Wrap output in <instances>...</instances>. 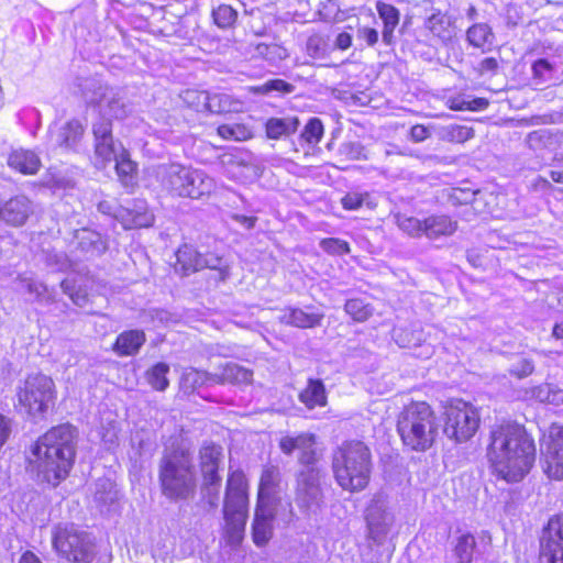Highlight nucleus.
<instances>
[{"label":"nucleus","mask_w":563,"mask_h":563,"mask_svg":"<svg viewBox=\"0 0 563 563\" xmlns=\"http://www.w3.org/2000/svg\"><path fill=\"white\" fill-rule=\"evenodd\" d=\"M334 477L345 490L364 489L371 475V453L361 441L343 443L334 453L332 462Z\"/></svg>","instance_id":"4"},{"label":"nucleus","mask_w":563,"mask_h":563,"mask_svg":"<svg viewBox=\"0 0 563 563\" xmlns=\"http://www.w3.org/2000/svg\"><path fill=\"white\" fill-rule=\"evenodd\" d=\"M115 162V170L124 186H129L135 172V164L130 159L129 154L123 150L119 156L113 161Z\"/></svg>","instance_id":"41"},{"label":"nucleus","mask_w":563,"mask_h":563,"mask_svg":"<svg viewBox=\"0 0 563 563\" xmlns=\"http://www.w3.org/2000/svg\"><path fill=\"white\" fill-rule=\"evenodd\" d=\"M316 437L312 433H300L297 435H284L279 441V448L285 454L299 452V462L307 466V471L298 477V498L303 506L310 507L317 504L320 498L319 472L312 467L317 461L314 450Z\"/></svg>","instance_id":"5"},{"label":"nucleus","mask_w":563,"mask_h":563,"mask_svg":"<svg viewBox=\"0 0 563 563\" xmlns=\"http://www.w3.org/2000/svg\"><path fill=\"white\" fill-rule=\"evenodd\" d=\"M20 286L26 289L31 295L38 300L45 299V294L47 292V288L42 283L32 279L31 277H21Z\"/></svg>","instance_id":"55"},{"label":"nucleus","mask_w":563,"mask_h":563,"mask_svg":"<svg viewBox=\"0 0 563 563\" xmlns=\"http://www.w3.org/2000/svg\"><path fill=\"white\" fill-rule=\"evenodd\" d=\"M183 102L197 112L207 110L208 92L197 89H186L180 93Z\"/></svg>","instance_id":"42"},{"label":"nucleus","mask_w":563,"mask_h":563,"mask_svg":"<svg viewBox=\"0 0 563 563\" xmlns=\"http://www.w3.org/2000/svg\"><path fill=\"white\" fill-rule=\"evenodd\" d=\"M219 368L220 373H213L214 384H246L252 379V373L233 362H225Z\"/></svg>","instance_id":"24"},{"label":"nucleus","mask_w":563,"mask_h":563,"mask_svg":"<svg viewBox=\"0 0 563 563\" xmlns=\"http://www.w3.org/2000/svg\"><path fill=\"white\" fill-rule=\"evenodd\" d=\"M200 264H202L201 269H203V268L218 269L221 279H225L228 276L227 264L224 263L222 257H220L216 254L209 253L206 255H201Z\"/></svg>","instance_id":"53"},{"label":"nucleus","mask_w":563,"mask_h":563,"mask_svg":"<svg viewBox=\"0 0 563 563\" xmlns=\"http://www.w3.org/2000/svg\"><path fill=\"white\" fill-rule=\"evenodd\" d=\"M320 247L332 255H343L350 251L349 244L345 241L335 238L321 240Z\"/></svg>","instance_id":"54"},{"label":"nucleus","mask_w":563,"mask_h":563,"mask_svg":"<svg viewBox=\"0 0 563 563\" xmlns=\"http://www.w3.org/2000/svg\"><path fill=\"white\" fill-rule=\"evenodd\" d=\"M75 438L74 427L59 424L37 439L29 465L40 479L56 486L67 477L75 460Z\"/></svg>","instance_id":"2"},{"label":"nucleus","mask_w":563,"mask_h":563,"mask_svg":"<svg viewBox=\"0 0 563 563\" xmlns=\"http://www.w3.org/2000/svg\"><path fill=\"white\" fill-rule=\"evenodd\" d=\"M299 398L309 409L324 406L327 404V396L321 380L310 379L307 387L300 393Z\"/></svg>","instance_id":"29"},{"label":"nucleus","mask_w":563,"mask_h":563,"mask_svg":"<svg viewBox=\"0 0 563 563\" xmlns=\"http://www.w3.org/2000/svg\"><path fill=\"white\" fill-rule=\"evenodd\" d=\"M341 154L349 159H366L365 148L357 142L344 143L340 150Z\"/></svg>","instance_id":"57"},{"label":"nucleus","mask_w":563,"mask_h":563,"mask_svg":"<svg viewBox=\"0 0 563 563\" xmlns=\"http://www.w3.org/2000/svg\"><path fill=\"white\" fill-rule=\"evenodd\" d=\"M358 36L366 42L367 45L373 46L378 41V32L372 27H363L358 30Z\"/></svg>","instance_id":"60"},{"label":"nucleus","mask_w":563,"mask_h":563,"mask_svg":"<svg viewBox=\"0 0 563 563\" xmlns=\"http://www.w3.org/2000/svg\"><path fill=\"white\" fill-rule=\"evenodd\" d=\"M222 163L225 166L227 176L239 181L244 179L245 172L250 169L249 166L242 165L236 157L232 155L224 156Z\"/></svg>","instance_id":"48"},{"label":"nucleus","mask_w":563,"mask_h":563,"mask_svg":"<svg viewBox=\"0 0 563 563\" xmlns=\"http://www.w3.org/2000/svg\"><path fill=\"white\" fill-rule=\"evenodd\" d=\"M542 563H563V516L549 520L541 539Z\"/></svg>","instance_id":"17"},{"label":"nucleus","mask_w":563,"mask_h":563,"mask_svg":"<svg viewBox=\"0 0 563 563\" xmlns=\"http://www.w3.org/2000/svg\"><path fill=\"white\" fill-rule=\"evenodd\" d=\"M377 11L384 22L383 41L390 44L394 30L399 22V12L391 4L380 2L377 4Z\"/></svg>","instance_id":"33"},{"label":"nucleus","mask_w":563,"mask_h":563,"mask_svg":"<svg viewBox=\"0 0 563 563\" xmlns=\"http://www.w3.org/2000/svg\"><path fill=\"white\" fill-rule=\"evenodd\" d=\"M212 15L216 24L222 29L233 25L238 18L236 11L228 4L219 5L213 10Z\"/></svg>","instance_id":"47"},{"label":"nucleus","mask_w":563,"mask_h":563,"mask_svg":"<svg viewBox=\"0 0 563 563\" xmlns=\"http://www.w3.org/2000/svg\"><path fill=\"white\" fill-rule=\"evenodd\" d=\"M247 485L240 471L230 473L224 500L225 534L231 544H239L243 538L247 518Z\"/></svg>","instance_id":"7"},{"label":"nucleus","mask_w":563,"mask_h":563,"mask_svg":"<svg viewBox=\"0 0 563 563\" xmlns=\"http://www.w3.org/2000/svg\"><path fill=\"white\" fill-rule=\"evenodd\" d=\"M478 410L462 399L452 400L444 411V433L456 442L470 440L479 428Z\"/></svg>","instance_id":"12"},{"label":"nucleus","mask_w":563,"mask_h":563,"mask_svg":"<svg viewBox=\"0 0 563 563\" xmlns=\"http://www.w3.org/2000/svg\"><path fill=\"white\" fill-rule=\"evenodd\" d=\"M327 41L318 34L308 37L306 44L307 54L312 58H322L327 54Z\"/></svg>","instance_id":"51"},{"label":"nucleus","mask_w":563,"mask_h":563,"mask_svg":"<svg viewBox=\"0 0 563 563\" xmlns=\"http://www.w3.org/2000/svg\"><path fill=\"white\" fill-rule=\"evenodd\" d=\"M473 135V129L466 125L449 124L438 129V136L448 142L463 143Z\"/></svg>","instance_id":"37"},{"label":"nucleus","mask_w":563,"mask_h":563,"mask_svg":"<svg viewBox=\"0 0 563 563\" xmlns=\"http://www.w3.org/2000/svg\"><path fill=\"white\" fill-rule=\"evenodd\" d=\"M125 212L129 216L128 219H125L123 214H120L124 229L147 228L154 222L153 213L147 210L143 201L137 202L134 210L126 209Z\"/></svg>","instance_id":"28"},{"label":"nucleus","mask_w":563,"mask_h":563,"mask_svg":"<svg viewBox=\"0 0 563 563\" xmlns=\"http://www.w3.org/2000/svg\"><path fill=\"white\" fill-rule=\"evenodd\" d=\"M533 369H534V365L531 361L522 360L519 362V364L515 368L511 369V374H514L515 376H517L519 378H522V377H527L530 374H532Z\"/></svg>","instance_id":"59"},{"label":"nucleus","mask_w":563,"mask_h":563,"mask_svg":"<svg viewBox=\"0 0 563 563\" xmlns=\"http://www.w3.org/2000/svg\"><path fill=\"white\" fill-rule=\"evenodd\" d=\"M254 90H255V92L262 93V95H267L272 91H277V92H282V93H290L294 90V86L286 82L285 80H282V79H273V80H268V81L264 82L261 86L255 87Z\"/></svg>","instance_id":"52"},{"label":"nucleus","mask_w":563,"mask_h":563,"mask_svg":"<svg viewBox=\"0 0 563 563\" xmlns=\"http://www.w3.org/2000/svg\"><path fill=\"white\" fill-rule=\"evenodd\" d=\"M397 431L402 443L412 451L430 449L439 433L437 417L424 401H412L399 413Z\"/></svg>","instance_id":"3"},{"label":"nucleus","mask_w":563,"mask_h":563,"mask_svg":"<svg viewBox=\"0 0 563 563\" xmlns=\"http://www.w3.org/2000/svg\"><path fill=\"white\" fill-rule=\"evenodd\" d=\"M395 520L389 507L388 497L382 493L376 494L366 509V522L371 537L380 542L389 532Z\"/></svg>","instance_id":"16"},{"label":"nucleus","mask_w":563,"mask_h":563,"mask_svg":"<svg viewBox=\"0 0 563 563\" xmlns=\"http://www.w3.org/2000/svg\"><path fill=\"white\" fill-rule=\"evenodd\" d=\"M548 405H552L555 407L563 406V388H560L556 385L552 386V391Z\"/></svg>","instance_id":"63"},{"label":"nucleus","mask_w":563,"mask_h":563,"mask_svg":"<svg viewBox=\"0 0 563 563\" xmlns=\"http://www.w3.org/2000/svg\"><path fill=\"white\" fill-rule=\"evenodd\" d=\"M55 399V383L47 375L31 374L16 386V407L34 420L43 419Z\"/></svg>","instance_id":"8"},{"label":"nucleus","mask_w":563,"mask_h":563,"mask_svg":"<svg viewBox=\"0 0 563 563\" xmlns=\"http://www.w3.org/2000/svg\"><path fill=\"white\" fill-rule=\"evenodd\" d=\"M475 538L471 533H463L456 539L454 555L457 563H471L475 550Z\"/></svg>","instance_id":"39"},{"label":"nucleus","mask_w":563,"mask_h":563,"mask_svg":"<svg viewBox=\"0 0 563 563\" xmlns=\"http://www.w3.org/2000/svg\"><path fill=\"white\" fill-rule=\"evenodd\" d=\"M119 431V421L115 413L107 412L101 417L99 434L107 449H112L118 444Z\"/></svg>","instance_id":"31"},{"label":"nucleus","mask_w":563,"mask_h":563,"mask_svg":"<svg viewBox=\"0 0 563 563\" xmlns=\"http://www.w3.org/2000/svg\"><path fill=\"white\" fill-rule=\"evenodd\" d=\"M85 132V128L79 120H70L60 126L57 131H51L49 142L54 146L65 150H76Z\"/></svg>","instance_id":"18"},{"label":"nucleus","mask_w":563,"mask_h":563,"mask_svg":"<svg viewBox=\"0 0 563 563\" xmlns=\"http://www.w3.org/2000/svg\"><path fill=\"white\" fill-rule=\"evenodd\" d=\"M532 71L534 78H538L540 81H545L550 78L552 67L547 59H538L532 65Z\"/></svg>","instance_id":"58"},{"label":"nucleus","mask_w":563,"mask_h":563,"mask_svg":"<svg viewBox=\"0 0 563 563\" xmlns=\"http://www.w3.org/2000/svg\"><path fill=\"white\" fill-rule=\"evenodd\" d=\"M159 481L163 494L169 499H186L196 488L190 455L175 451L164 456L161 463Z\"/></svg>","instance_id":"6"},{"label":"nucleus","mask_w":563,"mask_h":563,"mask_svg":"<svg viewBox=\"0 0 563 563\" xmlns=\"http://www.w3.org/2000/svg\"><path fill=\"white\" fill-rule=\"evenodd\" d=\"M278 477L279 472L276 467L268 466L263 470L260 481L257 504H266L273 506V497Z\"/></svg>","instance_id":"27"},{"label":"nucleus","mask_w":563,"mask_h":563,"mask_svg":"<svg viewBox=\"0 0 563 563\" xmlns=\"http://www.w3.org/2000/svg\"><path fill=\"white\" fill-rule=\"evenodd\" d=\"M218 134L223 140L246 141L253 137V130L244 123L222 124L218 128Z\"/></svg>","instance_id":"38"},{"label":"nucleus","mask_w":563,"mask_h":563,"mask_svg":"<svg viewBox=\"0 0 563 563\" xmlns=\"http://www.w3.org/2000/svg\"><path fill=\"white\" fill-rule=\"evenodd\" d=\"M398 227L409 235L419 236L424 234V220L413 217L400 216L397 219Z\"/></svg>","instance_id":"49"},{"label":"nucleus","mask_w":563,"mask_h":563,"mask_svg":"<svg viewBox=\"0 0 563 563\" xmlns=\"http://www.w3.org/2000/svg\"><path fill=\"white\" fill-rule=\"evenodd\" d=\"M31 211V201L24 196H18L0 207V219L8 224L19 227L24 224Z\"/></svg>","instance_id":"19"},{"label":"nucleus","mask_w":563,"mask_h":563,"mask_svg":"<svg viewBox=\"0 0 563 563\" xmlns=\"http://www.w3.org/2000/svg\"><path fill=\"white\" fill-rule=\"evenodd\" d=\"M323 314L299 308H288L280 316L282 322L297 328H312L320 323Z\"/></svg>","instance_id":"22"},{"label":"nucleus","mask_w":563,"mask_h":563,"mask_svg":"<svg viewBox=\"0 0 563 563\" xmlns=\"http://www.w3.org/2000/svg\"><path fill=\"white\" fill-rule=\"evenodd\" d=\"M394 340L400 347H415L420 345L422 333L416 330L395 329Z\"/></svg>","instance_id":"44"},{"label":"nucleus","mask_w":563,"mask_h":563,"mask_svg":"<svg viewBox=\"0 0 563 563\" xmlns=\"http://www.w3.org/2000/svg\"><path fill=\"white\" fill-rule=\"evenodd\" d=\"M82 95L85 100L98 111L100 115L98 121L106 120L111 123V119L122 120L131 112L130 104L123 100L118 90L102 85L97 79L85 81Z\"/></svg>","instance_id":"11"},{"label":"nucleus","mask_w":563,"mask_h":563,"mask_svg":"<svg viewBox=\"0 0 563 563\" xmlns=\"http://www.w3.org/2000/svg\"><path fill=\"white\" fill-rule=\"evenodd\" d=\"M55 552L73 563H90L96 555L95 544L89 536L73 523H59L52 531Z\"/></svg>","instance_id":"10"},{"label":"nucleus","mask_w":563,"mask_h":563,"mask_svg":"<svg viewBox=\"0 0 563 563\" xmlns=\"http://www.w3.org/2000/svg\"><path fill=\"white\" fill-rule=\"evenodd\" d=\"M158 175L163 187L178 197L199 199L214 189V180L200 169L172 164L162 167Z\"/></svg>","instance_id":"9"},{"label":"nucleus","mask_w":563,"mask_h":563,"mask_svg":"<svg viewBox=\"0 0 563 563\" xmlns=\"http://www.w3.org/2000/svg\"><path fill=\"white\" fill-rule=\"evenodd\" d=\"M222 462V448L214 444L203 445L200 450V470L203 486L211 506L217 505L221 486L219 467Z\"/></svg>","instance_id":"14"},{"label":"nucleus","mask_w":563,"mask_h":563,"mask_svg":"<svg viewBox=\"0 0 563 563\" xmlns=\"http://www.w3.org/2000/svg\"><path fill=\"white\" fill-rule=\"evenodd\" d=\"M168 373V364L164 362L156 363L146 371V382L148 383V385H151L153 389L164 391L169 385V380L167 378Z\"/></svg>","instance_id":"36"},{"label":"nucleus","mask_w":563,"mask_h":563,"mask_svg":"<svg viewBox=\"0 0 563 563\" xmlns=\"http://www.w3.org/2000/svg\"><path fill=\"white\" fill-rule=\"evenodd\" d=\"M352 44V37L349 33H340L335 40V46L340 49H347Z\"/></svg>","instance_id":"64"},{"label":"nucleus","mask_w":563,"mask_h":563,"mask_svg":"<svg viewBox=\"0 0 563 563\" xmlns=\"http://www.w3.org/2000/svg\"><path fill=\"white\" fill-rule=\"evenodd\" d=\"M542 467L552 479H563V424L552 423L540 441Z\"/></svg>","instance_id":"13"},{"label":"nucleus","mask_w":563,"mask_h":563,"mask_svg":"<svg viewBox=\"0 0 563 563\" xmlns=\"http://www.w3.org/2000/svg\"><path fill=\"white\" fill-rule=\"evenodd\" d=\"M145 342V334L141 330H129L122 332L113 346V351L120 356L136 354Z\"/></svg>","instance_id":"23"},{"label":"nucleus","mask_w":563,"mask_h":563,"mask_svg":"<svg viewBox=\"0 0 563 563\" xmlns=\"http://www.w3.org/2000/svg\"><path fill=\"white\" fill-rule=\"evenodd\" d=\"M8 165L25 175L36 174L41 166L38 156L29 150H13L8 157Z\"/></svg>","instance_id":"21"},{"label":"nucleus","mask_w":563,"mask_h":563,"mask_svg":"<svg viewBox=\"0 0 563 563\" xmlns=\"http://www.w3.org/2000/svg\"><path fill=\"white\" fill-rule=\"evenodd\" d=\"M553 384L543 383L523 389V400H534L541 404H549Z\"/></svg>","instance_id":"45"},{"label":"nucleus","mask_w":563,"mask_h":563,"mask_svg":"<svg viewBox=\"0 0 563 563\" xmlns=\"http://www.w3.org/2000/svg\"><path fill=\"white\" fill-rule=\"evenodd\" d=\"M77 239L79 240L80 247L92 255L100 254L106 250V244L101 240L100 234L95 231L82 229L77 232Z\"/></svg>","instance_id":"40"},{"label":"nucleus","mask_w":563,"mask_h":563,"mask_svg":"<svg viewBox=\"0 0 563 563\" xmlns=\"http://www.w3.org/2000/svg\"><path fill=\"white\" fill-rule=\"evenodd\" d=\"M241 102L233 99L228 93H208L207 110L211 113H224L238 111Z\"/></svg>","instance_id":"34"},{"label":"nucleus","mask_w":563,"mask_h":563,"mask_svg":"<svg viewBox=\"0 0 563 563\" xmlns=\"http://www.w3.org/2000/svg\"><path fill=\"white\" fill-rule=\"evenodd\" d=\"M201 255L190 245H183L176 253L177 264L180 265L184 274H189L191 272L200 271L201 265Z\"/></svg>","instance_id":"35"},{"label":"nucleus","mask_w":563,"mask_h":563,"mask_svg":"<svg viewBox=\"0 0 563 563\" xmlns=\"http://www.w3.org/2000/svg\"><path fill=\"white\" fill-rule=\"evenodd\" d=\"M368 198V194L349 192L342 198V206L346 210H356L364 203L369 206Z\"/></svg>","instance_id":"56"},{"label":"nucleus","mask_w":563,"mask_h":563,"mask_svg":"<svg viewBox=\"0 0 563 563\" xmlns=\"http://www.w3.org/2000/svg\"><path fill=\"white\" fill-rule=\"evenodd\" d=\"M446 104L455 111L468 110V107H471V102L462 97H451L446 100Z\"/></svg>","instance_id":"62"},{"label":"nucleus","mask_w":563,"mask_h":563,"mask_svg":"<svg viewBox=\"0 0 563 563\" xmlns=\"http://www.w3.org/2000/svg\"><path fill=\"white\" fill-rule=\"evenodd\" d=\"M92 133L95 137L93 165L97 168H104L120 155L124 147L120 142H114L112 124L109 121L95 122Z\"/></svg>","instance_id":"15"},{"label":"nucleus","mask_w":563,"mask_h":563,"mask_svg":"<svg viewBox=\"0 0 563 563\" xmlns=\"http://www.w3.org/2000/svg\"><path fill=\"white\" fill-rule=\"evenodd\" d=\"M457 229V223L448 216H431L424 219V235L429 239L450 236Z\"/></svg>","instance_id":"25"},{"label":"nucleus","mask_w":563,"mask_h":563,"mask_svg":"<svg viewBox=\"0 0 563 563\" xmlns=\"http://www.w3.org/2000/svg\"><path fill=\"white\" fill-rule=\"evenodd\" d=\"M345 311L355 321L363 322L372 314V308L362 299H350L345 303Z\"/></svg>","instance_id":"46"},{"label":"nucleus","mask_w":563,"mask_h":563,"mask_svg":"<svg viewBox=\"0 0 563 563\" xmlns=\"http://www.w3.org/2000/svg\"><path fill=\"white\" fill-rule=\"evenodd\" d=\"M410 136L415 142H422L430 136V131L424 125H413L410 130Z\"/></svg>","instance_id":"61"},{"label":"nucleus","mask_w":563,"mask_h":563,"mask_svg":"<svg viewBox=\"0 0 563 563\" xmlns=\"http://www.w3.org/2000/svg\"><path fill=\"white\" fill-rule=\"evenodd\" d=\"M467 40L475 47H484L492 43L493 34L487 24L479 23L468 29Z\"/></svg>","instance_id":"43"},{"label":"nucleus","mask_w":563,"mask_h":563,"mask_svg":"<svg viewBox=\"0 0 563 563\" xmlns=\"http://www.w3.org/2000/svg\"><path fill=\"white\" fill-rule=\"evenodd\" d=\"M273 506L257 504L253 522V540L255 544L263 545L272 537Z\"/></svg>","instance_id":"20"},{"label":"nucleus","mask_w":563,"mask_h":563,"mask_svg":"<svg viewBox=\"0 0 563 563\" xmlns=\"http://www.w3.org/2000/svg\"><path fill=\"white\" fill-rule=\"evenodd\" d=\"M299 121L296 117L271 118L265 124L268 139L277 140L296 132Z\"/></svg>","instance_id":"26"},{"label":"nucleus","mask_w":563,"mask_h":563,"mask_svg":"<svg viewBox=\"0 0 563 563\" xmlns=\"http://www.w3.org/2000/svg\"><path fill=\"white\" fill-rule=\"evenodd\" d=\"M426 27L441 41H449L453 36L451 19L440 11L432 13L424 23Z\"/></svg>","instance_id":"30"},{"label":"nucleus","mask_w":563,"mask_h":563,"mask_svg":"<svg viewBox=\"0 0 563 563\" xmlns=\"http://www.w3.org/2000/svg\"><path fill=\"white\" fill-rule=\"evenodd\" d=\"M302 139L309 144H317L323 136V125L317 118H312L306 124L301 134Z\"/></svg>","instance_id":"50"},{"label":"nucleus","mask_w":563,"mask_h":563,"mask_svg":"<svg viewBox=\"0 0 563 563\" xmlns=\"http://www.w3.org/2000/svg\"><path fill=\"white\" fill-rule=\"evenodd\" d=\"M180 385L185 391H194L202 386L214 385L213 374L189 367L183 373Z\"/></svg>","instance_id":"32"},{"label":"nucleus","mask_w":563,"mask_h":563,"mask_svg":"<svg viewBox=\"0 0 563 563\" xmlns=\"http://www.w3.org/2000/svg\"><path fill=\"white\" fill-rule=\"evenodd\" d=\"M487 459L497 477L507 483H518L534 463V441L517 423L496 426L490 432Z\"/></svg>","instance_id":"1"}]
</instances>
